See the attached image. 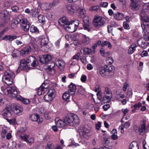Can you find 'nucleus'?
Here are the masks:
<instances>
[{"label": "nucleus", "instance_id": "nucleus-45", "mask_svg": "<svg viewBox=\"0 0 149 149\" xmlns=\"http://www.w3.org/2000/svg\"><path fill=\"white\" fill-rule=\"evenodd\" d=\"M130 126V123L128 121L125 123L124 125L122 124L120 125V127L122 129H124L125 128H128Z\"/></svg>", "mask_w": 149, "mask_h": 149}, {"label": "nucleus", "instance_id": "nucleus-49", "mask_svg": "<svg viewBox=\"0 0 149 149\" xmlns=\"http://www.w3.org/2000/svg\"><path fill=\"white\" fill-rule=\"evenodd\" d=\"M102 92L101 91L100 92H98L96 94L97 99L99 100V102H97V103H99L100 102V101L102 99Z\"/></svg>", "mask_w": 149, "mask_h": 149}, {"label": "nucleus", "instance_id": "nucleus-11", "mask_svg": "<svg viewBox=\"0 0 149 149\" xmlns=\"http://www.w3.org/2000/svg\"><path fill=\"white\" fill-rule=\"evenodd\" d=\"M30 119L31 121L36 122L38 124L41 123L43 121V119L42 117L36 113L30 115Z\"/></svg>", "mask_w": 149, "mask_h": 149}, {"label": "nucleus", "instance_id": "nucleus-64", "mask_svg": "<svg viewBox=\"0 0 149 149\" xmlns=\"http://www.w3.org/2000/svg\"><path fill=\"white\" fill-rule=\"evenodd\" d=\"M87 77L85 75H82L81 78V80L83 82H85L86 80Z\"/></svg>", "mask_w": 149, "mask_h": 149}, {"label": "nucleus", "instance_id": "nucleus-35", "mask_svg": "<svg viewBox=\"0 0 149 149\" xmlns=\"http://www.w3.org/2000/svg\"><path fill=\"white\" fill-rule=\"evenodd\" d=\"M101 46L102 47L107 46L108 48L109 49H111L112 47V45L111 43L109 41H103L101 44Z\"/></svg>", "mask_w": 149, "mask_h": 149}, {"label": "nucleus", "instance_id": "nucleus-61", "mask_svg": "<svg viewBox=\"0 0 149 149\" xmlns=\"http://www.w3.org/2000/svg\"><path fill=\"white\" fill-rule=\"evenodd\" d=\"M123 26L124 28L125 29H130L129 25L127 22H124L123 23Z\"/></svg>", "mask_w": 149, "mask_h": 149}, {"label": "nucleus", "instance_id": "nucleus-31", "mask_svg": "<svg viewBox=\"0 0 149 149\" xmlns=\"http://www.w3.org/2000/svg\"><path fill=\"white\" fill-rule=\"evenodd\" d=\"M91 49L88 47H85L81 49L80 50L81 53L84 55H89L91 52Z\"/></svg>", "mask_w": 149, "mask_h": 149}, {"label": "nucleus", "instance_id": "nucleus-60", "mask_svg": "<svg viewBox=\"0 0 149 149\" xmlns=\"http://www.w3.org/2000/svg\"><path fill=\"white\" fill-rule=\"evenodd\" d=\"M15 96H13V97H15L16 98L17 100H18L22 101L23 99V98L20 95H17V94Z\"/></svg>", "mask_w": 149, "mask_h": 149}, {"label": "nucleus", "instance_id": "nucleus-42", "mask_svg": "<svg viewBox=\"0 0 149 149\" xmlns=\"http://www.w3.org/2000/svg\"><path fill=\"white\" fill-rule=\"evenodd\" d=\"M46 91L44 90V88L42 87L41 86H40L39 88H38V94L39 95H41L45 93V91Z\"/></svg>", "mask_w": 149, "mask_h": 149}, {"label": "nucleus", "instance_id": "nucleus-16", "mask_svg": "<svg viewBox=\"0 0 149 149\" xmlns=\"http://www.w3.org/2000/svg\"><path fill=\"white\" fill-rule=\"evenodd\" d=\"M59 24L62 26L65 27L70 22L68 21V18L65 16L60 18L58 21Z\"/></svg>", "mask_w": 149, "mask_h": 149}, {"label": "nucleus", "instance_id": "nucleus-37", "mask_svg": "<svg viewBox=\"0 0 149 149\" xmlns=\"http://www.w3.org/2000/svg\"><path fill=\"white\" fill-rule=\"evenodd\" d=\"M71 38L74 41H77L80 39L79 35L78 34H75L71 36Z\"/></svg>", "mask_w": 149, "mask_h": 149}, {"label": "nucleus", "instance_id": "nucleus-51", "mask_svg": "<svg viewBox=\"0 0 149 149\" xmlns=\"http://www.w3.org/2000/svg\"><path fill=\"white\" fill-rule=\"evenodd\" d=\"M89 24L90 23H84V30H86L88 31H89L90 30V29L89 28Z\"/></svg>", "mask_w": 149, "mask_h": 149}, {"label": "nucleus", "instance_id": "nucleus-7", "mask_svg": "<svg viewBox=\"0 0 149 149\" xmlns=\"http://www.w3.org/2000/svg\"><path fill=\"white\" fill-rule=\"evenodd\" d=\"M114 70V67L113 66H104L102 67L100 73L102 76L110 75L113 74Z\"/></svg>", "mask_w": 149, "mask_h": 149}, {"label": "nucleus", "instance_id": "nucleus-17", "mask_svg": "<svg viewBox=\"0 0 149 149\" xmlns=\"http://www.w3.org/2000/svg\"><path fill=\"white\" fill-rule=\"evenodd\" d=\"M51 59V56L49 55H44L40 57L39 61L42 63L45 64L50 61Z\"/></svg>", "mask_w": 149, "mask_h": 149}, {"label": "nucleus", "instance_id": "nucleus-58", "mask_svg": "<svg viewBox=\"0 0 149 149\" xmlns=\"http://www.w3.org/2000/svg\"><path fill=\"white\" fill-rule=\"evenodd\" d=\"M7 133V131L6 130L2 129L1 132V136L3 138H4L5 137Z\"/></svg>", "mask_w": 149, "mask_h": 149}, {"label": "nucleus", "instance_id": "nucleus-10", "mask_svg": "<svg viewBox=\"0 0 149 149\" xmlns=\"http://www.w3.org/2000/svg\"><path fill=\"white\" fill-rule=\"evenodd\" d=\"M20 138L22 141L30 144L33 143L34 142V139L32 136L24 133L21 134Z\"/></svg>", "mask_w": 149, "mask_h": 149}, {"label": "nucleus", "instance_id": "nucleus-5", "mask_svg": "<svg viewBox=\"0 0 149 149\" xmlns=\"http://www.w3.org/2000/svg\"><path fill=\"white\" fill-rule=\"evenodd\" d=\"M141 15L142 19L141 26L144 33V35L146 36L147 32L146 26L149 25V16L143 13H141Z\"/></svg>", "mask_w": 149, "mask_h": 149}, {"label": "nucleus", "instance_id": "nucleus-3", "mask_svg": "<svg viewBox=\"0 0 149 149\" xmlns=\"http://www.w3.org/2000/svg\"><path fill=\"white\" fill-rule=\"evenodd\" d=\"M19 23H21V25L22 29L25 31H29L30 26L29 23L26 19H22V16L21 15H19L11 23V27L13 28H15Z\"/></svg>", "mask_w": 149, "mask_h": 149}, {"label": "nucleus", "instance_id": "nucleus-19", "mask_svg": "<svg viewBox=\"0 0 149 149\" xmlns=\"http://www.w3.org/2000/svg\"><path fill=\"white\" fill-rule=\"evenodd\" d=\"M31 47L29 46H27L22 49L20 51V53L22 56H25L31 52Z\"/></svg>", "mask_w": 149, "mask_h": 149}, {"label": "nucleus", "instance_id": "nucleus-59", "mask_svg": "<svg viewBox=\"0 0 149 149\" xmlns=\"http://www.w3.org/2000/svg\"><path fill=\"white\" fill-rule=\"evenodd\" d=\"M146 141H143V146L144 149H149V144H146Z\"/></svg>", "mask_w": 149, "mask_h": 149}, {"label": "nucleus", "instance_id": "nucleus-23", "mask_svg": "<svg viewBox=\"0 0 149 149\" xmlns=\"http://www.w3.org/2000/svg\"><path fill=\"white\" fill-rule=\"evenodd\" d=\"M17 37L15 35H6L3 36V39L5 40H8L9 41H12L13 40L16 39Z\"/></svg>", "mask_w": 149, "mask_h": 149}, {"label": "nucleus", "instance_id": "nucleus-12", "mask_svg": "<svg viewBox=\"0 0 149 149\" xmlns=\"http://www.w3.org/2000/svg\"><path fill=\"white\" fill-rule=\"evenodd\" d=\"M55 91L54 89H50L49 90L47 94L44 96V99L47 102L52 101L54 96Z\"/></svg>", "mask_w": 149, "mask_h": 149}, {"label": "nucleus", "instance_id": "nucleus-34", "mask_svg": "<svg viewBox=\"0 0 149 149\" xmlns=\"http://www.w3.org/2000/svg\"><path fill=\"white\" fill-rule=\"evenodd\" d=\"M19 53H20L19 50L15 49L13 51L12 53V55L14 58L16 59H17L19 58Z\"/></svg>", "mask_w": 149, "mask_h": 149}, {"label": "nucleus", "instance_id": "nucleus-52", "mask_svg": "<svg viewBox=\"0 0 149 149\" xmlns=\"http://www.w3.org/2000/svg\"><path fill=\"white\" fill-rule=\"evenodd\" d=\"M112 93L110 89L108 87L104 88V94Z\"/></svg>", "mask_w": 149, "mask_h": 149}, {"label": "nucleus", "instance_id": "nucleus-26", "mask_svg": "<svg viewBox=\"0 0 149 149\" xmlns=\"http://www.w3.org/2000/svg\"><path fill=\"white\" fill-rule=\"evenodd\" d=\"M40 7L43 10H49L52 8L50 3H42L40 6Z\"/></svg>", "mask_w": 149, "mask_h": 149}, {"label": "nucleus", "instance_id": "nucleus-2", "mask_svg": "<svg viewBox=\"0 0 149 149\" xmlns=\"http://www.w3.org/2000/svg\"><path fill=\"white\" fill-rule=\"evenodd\" d=\"M147 120L144 119L141 120L140 124L134 125L133 129L137 133L143 135L149 132V122L146 124Z\"/></svg>", "mask_w": 149, "mask_h": 149}, {"label": "nucleus", "instance_id": "nucleus-4", "mask_svg": "<svg viewBox=\"0 0 149 149\" xmlns=\"http://www.w3.org/2000/svg\"><path fill=\"white\" fill-rule=\"evenodd\" d=\"M15 77V75L13 72L10 70H8L4 72L3 79L7 85H11L13 83V80Z\"/></svg>", "mask_w": 149, "mask_h": 149}, {"label": "nucleus", "instance_id": "nucleus-9", "mask_svg": "<svg viewBox=\"0 0 149 149\" xmlns=\"http://www.w3.org/2000/svg\"><path fill=\"white\" fill-rule=\"evenodd\" d=\"M78 25V23L76 24L74 22H70L64 28L67 31L73 32L77 29Z\"/></svg>", "mask_w": 149, "mask_h": 149}, {"label": "nucleus", "instance_id": "nucleus-48", "mask_svg": "<svg viewBox=\"0 0 149 149\" xmlns=\"http://www.w3.org/2000/svg\"><path fill=\"white\" fill-rule=\"evenodd\" d=\"M54 147V145L51 142L48 143L47 147L45 149H53Z\"/></svg>", "mask_w": 149, "mask_h": 149}, {"label": "nucleus", "instance_id": "nucleus-63", "mask_svg": "<svg viewBox=\"0 0 149 149\" xmlns=\"http://www.w3.org/2000/svg\"><path fill=\"white\" fill-rule=\"evenodd\" d=\"M106 60L107 63L110 64H112L113 62V60L112 58L110 57L107 58Z\"/></svg>", "mask_w": 149, "mask_h": 149}, {"label": "nucleus", "instance_id": "nucleus-8", "mask_svg": "<svg viewBox=\"0 0 149 149\" xmlns=\"http://www.w3.org/2000/svg\"><path fill=\"white\" fill-rule=\"evenodd\" d=\"M93 24L95 27L99 28L104 25L105 21L102 17L97 15L94 17Z\"/></svg>", "mask_w": 149, "mask_h": 149}, {"label": "nucleus", "instance_id": "nucleus-57", "mask_svg": "<svg viewBox=\"0 0 149 149\" xmlns=\"http://www.w3.org/2000/svg\"><path fill=\"white\" fill-rule=\"evenodd\" d=\"M79 11L80 12V14L84 15L86 14V11L85 10L84 8H80L79 9Z\"/></svg>", "mask_w": 149, "mask_h": 149}, {"label": "nucleus", "instance_id": "nucleus-36", "mask_svg": "<svg viewBox=\"0 0 149 149\" xmlns=\"http://www.w3.org/2000/svg\"><path fill=\"white\" fill-rule=\"evenodd\" d=\"M82 42L85 45H87L89 43V39L85 35H83Z\"/></svg>", "mask_w": 149, "mask_h": 149}, {"label": "nucleus", "instance_id": "nucleus-30", "mask_svg": "<svg viewBox=\"0 0 149 149\" xmlns=\"http://www.w3.org/2000/svg\"><path fill=\"white\" fill-rule=\"evenodd\" d=\"M131 6L132 9L135 10H137L139 9L140 5L138 2L135 1L131 2Z\"/></svg>", "mask_w": 149, "mask_h": 149}, {"label": "nucleus", "instance_id": "nucleus-22", "mask_svg": "<svg viewBox=\"0 0 149 149\" xmlns=\"http://www.w3.org/2000/svg\"><path fill=\"white\" fill-rule=\"evenodd\" d=\"M76 89L77 88L76 85L74 84L71 83L69 86L68 92L70 91V92H72V93H69L71 95H73L75 94V92Z\"/></svg>", "mask_w": 149, "mask_h": 149}, {"label": "nucleus", "instance_id": "nucleus-13", "mask_svg": "<svg viewBox=\"0 0 149 149\" xmlns=\"http://www.w3.org/2000/svg\"><path fill=\"white\" fill-rule=\"evenodd\" d=\"M12 108L10 106L7 105L5 108L1 111V114L6 117H10L11 116Z\"/></svg>", "mask_w": 149, "mask_h": 149}, {"label": "nucleus", "instance_id": "nucleus-56", "mask_svg": "<svg viewBox=\"0 0 149 149\" xmlns=\"http://www.w3.org/2000/svg\"><path fill=\"white\" fill-rule=\"evenodd\" d=\"M78 92L79 94L83 95L85 93V91L82 87H80L78 89Z\"/></svg>", "mask_w": 149, "mask_h": 149}, {"label": "nucleus", "instance_id": "nucleus-24", "mask_svg": "<svg viewBox=\"0 0 149 149\" xmlns=\"http://www.w3.org/2000/svg\"><path fill=\"white\" fill-rule=\"evenodd\" d=\"M113 16L115 19L118 21L122 20L124 17L123 14L119 12L114 13L113 15Z\"/></svg>", "mask_w": 149, "mask_h": 149}, {"label": "nucleus", "instance_id": "nucleus-32", "mask_svg": "<svg viewBox=\"0 0 149 149\" xmlns=\"http://www.w3.org/2000/svg\"><path fill=\"white\" fill-rule=\"evenodd\" d=\"M39 40H40L41 45L42 46H45L47 43L48 42L46 38L42 36H41L38 37Z\"/></svg>", "mask_w": 149, "mask_h": 149}, {"label": "nucleus", "instance_id": "nucleus-33", "mask_svg": "<svg viewBox=\"0 0 149 149\" xmlns=\"http://www.w3.org/2000/svg\"><path fill=\"white\" fill-rule=\"evenodd\" d=\"M100 52L101 55L102 56L107 57L110 55V52H105V49L103 48H100Z\"/></svg>", "mask_w": 149, "mask_h": 149}, {"label": "nucleus", "instance_id": "nucleus-40", "mask_svg": "<svg viewBox=\"0 0 149 149\" xmlns=\"http://www.w3.org/2000/svg\"><path fill=\"white\" fill-rule=\"evenodd\" d=\"M135 148L138 149L137 143L135 142H133L131 143L129 149H136Z\"/></svg>", "mask_w": 149, "mask_h": 149}, {"label": "nucleus", "instance_id": "nucleus-29", "mask_svg": "<svg viewBox=\"0 0 149 149\" xmlns=\"http://www.w3.org/2000/svg\"><path fill=\"white\" fill-rule=\"evenodd\" d=\"M54 63H52L51 65H49L47 70V72L49 74H53L55 73V71L54 69Z\"/></svg>", "mask_w": 149, "mask_h": 149}, {"label": "nucleus", "instance_id": "nucleus-25", "mask_svg": "<svg viewBox=\"0 0 149 149\" xmlns=\"http://www.w3.org/2000/svg\"><path fill=\"white\" fill-rule=\"evenodd\" d=\"M137 47V45L135 43L132 44L129 47L128 50V53L130 54H133L136 50V48Z\"/></svg>", "mask_w": 149, "mask_h": 149}, {"label": "nucleus", "instance_id": "nucleus-15", "mask_svg": "<svg viewBox=\"0 0 149 149\" xmlns=\"http://www.w3.org/2000/svg\"><path fill=\"white\" fill-rule=\"evenodd\" d=\"M13 107L14 111V112L17 114L22 112L23 110L22 107L18 104H14Z\"/></svg>", "mask_w": 149, "mask_h": 149}, {"label": "nucleus", "instance_id": "nucleus-14", "mask_svg": "<svg viewBox=\"0 0 149 149\" xmlns=\"http://www.w3.org/2000/svg\"><path fill=\"white\" fill-rule=\"evenodd\" d=\"M80 136L86 139H88L91 135L89 129L84 128L79 133Z\"/></svg>", "mask_w": 149, "mask_h": 149}, {"label": "nucleus", "instance_id": "nucleus-47", "mask_svg": "<svg viewBox=\"0 0 149 149\" xmlns=\"http://www.w3.org/2000/svg\"><path fill=\"white\" fill-rule=\"evenodd\" d=\"M7 120L10 124L15 125L17 123L16 120L15 118H13L10 119H7Z\"/></svg>", "mask_w": 149, "mask_h": 149}, {"label": "nucleus", "instance_id": "nucleus-55", "mask_svg": "<svg viewBox=\"0 0 149 149\" xmlns=\"http://www.w3.org/2000/svg\"><path fill=\"white\" fill-rule=\"evenodd\" d=\"M108 6V3L107 2H101L100 4V6L101 7L106 8Z\"/></svg>", "mask_w": 149, "mask_h": 149}, {"label": "nucleus", "instance_id": "nucleus-38", "mask_svg": "<svg viewBox=\"0 0 149 149\" xmlns=\"http://www.w3.org/2000/svg\"><path fill=\"white\" fill-rule=\"evenodd\" d=\"M63 100L65 101H68L70 98V94L68 92H66L64 93L62 96Z\"/></svg>", "mask_w": 149, "mask_h": 149}, {"label": "nucleus", "instance_id": "nucleus-1", "mask_svg": "<svg viewBox=\"0 0 149 149\" xmlns=\"http://www.w3.org/2000/svg\"><path fill=\"white\" fill-rule=\"evenodd\" d=\"M79 118L76 115L72 113L65 117L63 120L56 118L55 124L58 127L62 128L66 125L73 126L79 124Z\"/></svg>", "mask_w": 149, "mask_h": 149}, {"label": "nucleus", "instance_id": "nucleus-28", "mask_svg": "<svg viewBox=\"0 0 149 149\" xmlns=\"http://www.w3.org/2000/svg\"><path fill=\"white\" fill-rule=\"evenodd\" d=\"M55 63L56 65L61 70L62 69L65 65V63L64 61L62 60H58L56 61Z\"/></svg>", "mask_w": 149, "mask_h": 149}, {"label": "nucleus", "instance_id": "nucleus-18", "mask_svg": "<svg viewBox=\"0 0 149 149\" xmlns=\"http://www.w3.org/2000/svg\"><path fill=\"white\" fill-rule=\"evenodd\" d=\"M26 62L27 63H29L32 62L31 64V65L33 67H35L37 65L38 63L35 58L33 56H29L27 59Z\"/></svg>", "mask_w": 149, "mask_h": 149}, {"label": "nucleus", "instance_id": "nucleus-39", "mask_svg": "<svg viewBox=\"0 0 149 149\" xmlns=\"http://www.w3.org/2000/svg\"><path fill=\"white\" fill-rule=\"evenodd\" d=\"M99 9L98 6H93L91 7L89 9V10L91 11L97 12Z\"/></svg>", "mask_w": 149, "mask_h": 149}, {"label": "nucleus", "instance_id": "nucleus-62", "mask_svg": "<svg viewBox=\"0 0 149 149\" xmlns=\"http://www.w3.org/2000/svg\"><path fill=\"white\" fill-rule=\"evenodd\" d=\"M41 86L46 91L49 87V84L47 83H44Z\"/></svg>", "mask_w": 149, "mask_h": 149}, {"label": "nucleus", "instance_id": "nucleus-27", "mask_svg": "<svg viewBox=\"0 0 149 149\" xmlns=\"http://www.w3.org/2000/svg\"><path fill=\"white\" fill-rule=\"evenodd\" d=\"M66 8L68 13L70 14H73L74 12V7L70 4L66 6Z\"/></svg>", "mask_w": 149, "mask_h": 149}, {"label": "nucleus", "instance_id": "nucleus-46", "mask_svg": "<svg viewBox=\"0 0 149 149\" xmlns=\"http://www.w3.org/2000/svg\"><path fill=\"white\" fill-rule=\"evenodd\" d=\"M59 3L58 0H53V1L50 3V4L52 7V8L55 7Z\"/></svg>", "mask_w": 149, "mask_h": 149}, {"label": "nucleus", "instance_id": "nucleus-54", "mask_svg": "<svg viewBox=\"0 0 149 149\" xmlns=\"http://www.w3.org/2000/svg\"><path fill=\"white\" fill-rule=\"evenodd\" d=\"M83 21L84 23H90V20L88 16H85L83 19Z\"/></svg>", "mask_w": 149, "mask_h": 149}, {"label": "nucleus", "instance_id": "nucleus-20", "mask_svg": "<svg viewBox=\"0 0 149 149\" xmlns=\"http://www.w3.org/2000/svg\"><path fill=\"white\" fill-rule=\"evenodd\" d=\"M112 97V93L104 94L103 98L102 101L104 103H108L111 101Z\"/></svg>", "mask_w": 149, "mask_h": 149}, {"label": "nucleus", "instance_id": "nucleus-41", "mask_svg": "<svg viewBox=\"0 0 149 149\" xmlns=\"http://www.w3.org/2000/svg\"><path fill=\"white\" fill-rule=\"evenodd\" d=\"M42 109H43V110L42 111H41V113L44 115L46 119L49 120L50 119V117L47 115L48 112L46 111V110L44 109L43 108H42Z\"/></svg>", "mask_w": 149, "mask_h": 149}, {"label": "nucleus", "instance_id": "nucleus-21", "mask_svg": "<svg viewBox=\"0 0 149 149\" xmlns=\"http://www.w3.org/2000/svg\"><path fill=\"white\" fill-rule=\"evenodd\" d=\"M27 62L24 59H22L20 61V64L19 66V69L23 70L26 69L28 67Z\"/></svg>", "mask_w": 149, "mask_h": 149}, {"label": "nucleus", "instance_id": "nucleus-44", "mask_svg": "<svg viewBox=\"0 0 149 149\" xmlns=\"http://www.w3.org/2000/svg\"><path fill=\"white\" fill-rule=\"evenodd\" d=\"M45 19V17L42 15H40L38 17V20L40 22L42 23L44 22Z\"/></svg>", "mask_w": 149, "mask_h": 149}, {"label": "nucleus", "instance_id": "nucleus-53", "mask_svg": "<svg viewBox=\"0 0 149 149\" xmlns=\"http://www.w3.org/2000/svg\"><path fill=\"white\" fill-rule=\"evenodd\" d=\"M130 86V84L129 83L127 82L125 83L123 85V91H125L126 90L127 88V87H129Z\"/></svg>", "mask_w": 149, "mask_h": 149}, {"label": "nucleus", "instance_id": "nucleus-50", "mask_svg": "<svg viewBox=\"0 0 149 149\" xmlns=\"http://www.w3.org/2000/svg\"><path fill=\"white\" fill-rule=\"evenodd\" d=\"M137 43L139 46L143 47V45L144 42L142 38H139L137 42Z\"/></svg>", "mask_w": 149, "mask_h": 149}, {"label": "nucleus", "instance_id": "nucleus-43", "mask_svg": "<svg viewBox=\"0 0 149 149\" xmlns=\"http://www.w3.org/2000/svg\"><path fill=\"white\" fill-rule=\"evenodd\" d=\"M30 31L32 33L38 32V31L37 27H35L34 25H32L30 28Z\"/></svg>", "mask_w": 149, "mask_h": 149}, {"label": "nucleus", "instance_id": "nucleus-6", "mask_svg": "<svg viewBox=\"0 0 149 149\" xmlns=\"http://www.w3.org/2000/svg\"><path fill=\"white\" fill-rule=\"evenodd\" d=\"M1 89L2 93L5 95L10 94L12 96H15L17 94L16 88L14 86H10L7 88L2 86Z\"/></svg>", "mask_w": 149, "mask_h": 149}]
</instances>
